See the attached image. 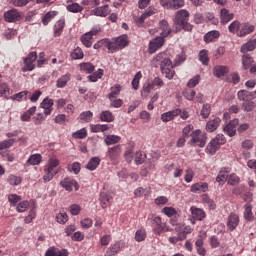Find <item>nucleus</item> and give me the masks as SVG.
Listing matches in <instances>:
<instances>
[{
	"label": "nucleus",
	"instance_id": "f257e3e1",
	"mask_svg": "<svg viewBox=\"0 0 256 256\" xmlns=\"http://www.w3.org/2000/svg\"><path fill=\"white\" fill-rule=\"evenodd\" d=\"M185 59H187V57L185 56V53L182 52L176 56L173 65L169 54L166 52H160L152 59V65L153 67H159L160 65L163 75H165L166 79L171 80L175 77V70H173V67H179Z\"/></svg>",
	"mask_w": 256,
	"mask_h": 256
},
{
	"label": "nucleus",
	"instance_id": "f03ea898",
	"mask_svg": "<svg viewBox=\"0 0 256 256\" xmlns=\"http://www.w3.org/2000/svg\"><path fill=\"white\" fill-rule=\"evenodd\" d=\"M189 11L186 9L178 10L175 13L173 19L174 33H179L180 31H193V25L189 23Z\"/></svg>",
	"mask_w": 256,
	"mask_h": 256
},
{
	"label": "nucleus",
	"instance_id": "7ed1b4c3",
	"mask_svg": "<svg viewBox=\"0 0 256 256\" xmlns=\"http://www.w3.org/2000/svg\"><path fill=\"white\" fill-rule=\"evenodd\" d=\"M60 162L59 159L55 157L49 158L47 163L44 166V173L43 181L44 183H49V181H52L53 177L59 173L61 167H59Z\"/></svg>",
	"mask_w": 256,
	"mask_h": 256
},
{
	"label": "nucleus",
	"instance_id": "20e7f679",
	"mask_svg": "<svg viewBox=\"0 0 256 256\" xmlns=\"http://www.w3.org/2000/svg\"><path fill=\"white\" fill-rule=\"evenodd\" d=\"M148 219L152 221V231L154 235H161V233H167L171 231V227L163 223V220L160 216H151Z\"/></svg>",
	"mask_w": 256,
	"mask_h": 256
},
{
	"label": "nucleus",
	"instance_id": "39448f33",
	"mask_svg": "<svg viewBox=\"0 0 256 256\" xmlns=\"http://www.w3.org/2000/svg\"><path fill=\"white\" fill-rule=\"evenodd\" d=\"M226 142L227 140L223 134H217L216 137L208 143L206 147V153L208 155H215L221 145H225Z\"/></svg>",
	"mask_w": 256,
	"mask_h": 256
},
{
	"label": "nucleus",
	"instance_id": "423d86ee",
	"mask_svg": "<svg viewBox=\"0 0 256 256\" xmlns=\"http://www.w3.org/2000/svg\"><path fill=\"white\" fill-rule=\"evenodd\" d=\"M190 137H191L189 141L190 145H194L195 147H205L207 143L206 133L201 132L200 129H196L190 134Z\"/></svg>",
	"mask_w": 256,
	"mask_h": 256
},
{
	"label": "nucleus",
	"instance_id": "0eeeda50",
	"mask_svg": "<svg viewBox=\"0 0 256 256\" xmlns=\"http://www.w3.org/2000/svg\"><path fill=\"white\" fill-rule=\"evenodd\" d=\"M99 31H101V27H93L89 32L82 35L81 43L88 48L91 47V45H93V37H95Z\"/></svg>",
	"mask_w": 256,
	"mask_h": 256
},
{
	"label": "nucleus",
	"instance_id": "6e6552de",
	"mask_svg": "<svg viewBox=\"0 0 256 256\" xmlns=\"http://www.w3.org/2000/svg\"><path fill=\"white\" fill-rule=\"evenodd\" d=\"M37 61V52H30L26 58H24L23 73L27 71H33L35 69V62Z\"/></svg>",
	"mask_w": 256,
	"mask_h": 256
},
{
	"label": "nucleus",
	"instance_id": "1a4fd4ad",
	"mask_svg": "<svg viewBox=\"0 0 256 256\" xmlns=\"http://www.w3.org/2000/svg\"><path fill=\"white\" fill-rule=\"evenodd\" d=\"M21 17V13L15 8L4 12V20L6 23H17V21H21Z\"/></svg>",
	"mask_w": 256,
	"mask_h": 256
},
{
	"label": "nucleus",
	"instance_id": "9d476101",
	"mask_svg": "<svg viewBox=\"0 0 256 256\" xmlns=\"http://www.w3.org/2000/svg\"><path fill=\"white\" fill-rule=\"evenodd\" d=\"M239 125V119H234L226 124L223 131L228 137H235L237 135V126Z\"/></svg>",
	"mask_w": 256,
	"mask_h": 256
},
{
	"label": "nucleus",
	"instance_id": "9b49d317",
	"mask_svg": "<svg viewBox=\"0 0 256 256\" xmlns=\"http://www.w3.org/2000/svg\"><path fill=\"white\" fill-rule=\"evenodd\" d=\"M61 187H63V189H65L66 191H73V187L75 189V191H79V183H77L75 181V179H71V178H64L61 182H60Z\"/></svg>",
	"mask_w": 256,
	"mask_h": 256
},
{
	"label": "nucleus",
	"instance_id": "f8f14e48",
	"mask_svg": "<svg viewBox=\"0 0 256 256\" xmlns=\"http://www.w3.org/2000/svg\"><path fill=\"white\" fill-rule=\"evenodd\" d=\"M179 115H181V109L176 108L174 110L162 113L161 121H163V123H169V121H173V119H175V117H179Z\"/></svg>",
	"mask_w": 256,
	"mask_h": 256
},
{
	"label": "nucleus",
	"instance_id": "ddd939ff",
	"mask_svg": "<svg viewBox=\"0 0 256 256\" xmlns=\"http://www.w3.org/2000/svg\"><path fill=\"white\" fill-rule=\"evenodd\" d=\"M165 45V38L158 36L149 43V53H155L158 49H161Z\"/></svg>",
	"mask_w": 256,
	"mask_h": 256
},
{
	"label": "nucleus",
	"instance_id": "4468645a",
	"mask_svg": "<svg viewBox=\"0 0 256 256\" xmlns=\"http://www.w3.org/2000/svg\"><path fill=\"white\" fill-rule=\"evenodd\" d=\"M175 231L178 233V236L182 241H185L187 239V235H190V233L193 232V228L191 226H185L183 224H179L176 226Z\"/></svg>",
	"mask_w": 256,
	"mask_h": 256
},
{
	"label": "nucleus",
	"instance_id": "2eb2a0df",
	"mask_svg": "<svg viewBox=\"0 0 256 256\" xmlns=\"http://www.w3.org/2000/svg\"><path fill=\"white\" fill-rule=\"evenodd\" d=\"M226 225H227L229 231H235V229H237V227L239 225V215H237L235 213H230L227 218Z\"/></svg>",
	"mask_w": 256,
	"mask_h": 256
},
{
	"label": "nucleus",
	"instance_id": "dca6fc26",
	"mask_svg": "<svg viewBox=\"0 0 256 256\" xmlns=\"http://www.w3.org/2000/svg\"><path fill=\"white\" fill-rule=\"evenodd\" d=\"M55 101L51 98H45L41 103L40 107L44 110L45 115H51L53 113V105Z\"/></svg>",
	"mask_w": 256,
	"mask_h": 256
},
{
	"label": "nucleus",
	"instance_id": "f3484780",
	"mask_svg": "<svg viewBox=\"0 0 256 256\" xmlns=\"http://www.w3.org/2000/svg\"><path fill=\"white\" fill-rule=\"evenodd\" d=\"M107 157L112 161L113 163H117V160L119 157H121V147L120 146H114L112 148L108 149Z\"/></svg>",
	"mask_w": 256,
	"mask_h": 256
},
{
	"label": "nucleus",
	"instance_id": "a211bd4d",
	"mask_svg": "<svg viewBox=\"0 0 256 256\" xmlns=\"http://www.w3.org/2000/svg\"><path fill=\"white\" fill-rule=\"evenodd\" d=\"M255 31V26L249 23H240V30L238 31V37H246Z\"/></svg>",
	"mask_w": 256,
	"mask_h": 256
},
{
	"label": "nucleus",
	"instance_id": "6ab92c4d",
	"mask_svg": "<svg viewBox=\"0 0 256 256\" xmlns=\"http://www.w3.org/2000/svg\"><path fill=\"white\" fill-rule=\"evenodd\" d=\"M192 193H207L209 191V184L206 182H198L191 186Z\"/></svg>",
	"mask_w": 256,
	"mask_h": 256
},
{
	"label": "nucleus",
	"instance_id": "aec40b11",
	"mask_svg": "<svg viewBox=\"0 0 256 256\" xmlns=\"http://www.w3.org/2000/svg\"><path fill=\"white\" fill-rule=\"evenodd\" d=\"M233 17H235V14L230 13L227 8H223L220 10V21L222 25H227L229 21H233Z\"/></svg>",
	"mask_w": 256,
	"mask_h": 256
},
{
	"label": "nucleus",
	"instance_id": "412c9836",
	"mask_svg": "<svg viewBox=\"0 0 256 256\" xmlns=\"http://www.w3.org/2000/svg\"><path fill=\"white\" fill-rule=\"evenodd\" d=\"M109 13H111V9H109L108 5L97 7L91 11V15H95L96 17H107Z\"/></svg>",
	"mask_w": 256,
	"mask_h": 256
},
{
	"label": "nucleus",
	"instance_id": "4be33fe9",
	"mask_svg": "<svg viewBox=\"0 0 256 256\" xmlns=\"http://www.w3.org/2000/svg\"><path fill=\"white\" fill-rule=\"evenodd\" d=\"M190 211L192 218L195 219L196 221H203L204 218L206 217L205 211H203V209L192 206L190 208Z\"/></svg>",
	"mask_w": 256,
	"mask_h": 256
},
{
	"label": "nucleus",
	"instance_id": "5701e85b",
	"mask_svg": "<svg viewBox=\"0 0 256 256\" xmlns=\"http://www.w3.org/2000/svg\"><path fill=\"white\" fill-rule=\"evenodd\" d=\"M219 125H221V118L215 117L206 123V131L208 133H213V131H217Z\"/></svg>",
	"mask_w": 256,
	"mask_h": 256
},
{
	"label": "nucleus",
	"instance_id": "b1692460",
	"mask_svg": "<svg viewBox=\"0 0 256 256\" xmlns=\"http://www.w3.org/2000/svg\"><path fill=\"white\" fill-rule=\"evenodd\" d=\"M105 42H106V49H108V53H117V51H121L115 38H112V39L105 38Z\"/></svg>",
	"mask_w": 256,
	"mask_h": 256
},
{
	"label": "nucleus",
	"instance_id": "393cba45",
	"mask_svg": "<svg viewBox=\"0 0 256 256\" xmlns=\"http://www.w3.org/2000/svg\"><path fill=\"white\" fill-rule=\"evenodd\" d=\"M112 201H113V196H111L105 192L100 193V203H101V207L103 209H107V207H109V205H111Z\"/></svg>",
	"mask_w": 256,
	"mask_h": 256
},
{
	"label": "nucleus",
	"instance_id": "a878e982",
	"mask_svg": "<svg viewBox=\"0 0 256 256\" xmlns=\"http://www.w3.org/2000/svg\"><path fill=\"white\" fill-rule=\"evenodd\" d=\"M219 37H221V32L212 30L204 35V41L205 43H213V41L219 39Z\"/></svg>",
	"mask_w": 256,
	"mask_h": 256
},
{
	"label": "nucleus",
	"instance_id": "bb28decb",
	"mask_svg": "<svg viewBox=\"0 0 256 256\" xmlns=\"http://www.w3.org/2000/svg\"><path fill=\"white\" fill-rule=\"evenodd\" d=\"M118 48L120 49V51L122 49H125V47H127L129 45V36H127V34H123L119 37L114 38Z\"/></svg>",
	"mask_w": 256,
	"mask_h": 256
},
{
	"label": "nucleus",
	"instance_id": "cd10ccee",
	"mask_svg": "<svg viewBox=\"0 0 256 256\" xmlns=\"http://www.w3.org/2000/svg\"><path fill=\"white\" fill-rule=\"evenodd\" d=\"M256 39L249 40L247 43L243 44L240 48L241 53L247 54L249 51H255Z\"/></svg>",
	"mask_w": 256,
	"mask_h": 256
},
{
	"label": "nucleus",
	"instance_id": "c85d7f7f",
	"mask_svg": "<svg viewBox=\"0 0 256 256\" xmlns=\"http://www.w3.org/2000/svg\"><path fill=\"white\" fill-rule=\"evenodd\" d=\"M71 81V74L67 73L61 76L57 81H56V87L58 89H63L66 87L67 83Z\"/></svg>",
	"mask_w": 256,
	"mask_h": 256
},
{
	"label": "nucleus",
	"instance_id": "c756f323",
	"mask_svg": "<svg viewBox=\"0 0 256 256\" xmlns=\"http://www.w3.org/2000/svg\"><path fill=\"white\" fill-rule=\"evenodd\" d=\"M65 28V18H62L56 22L54 25V37H60Z\"/></svg>",
	"mask_w": 256,
	"mask_h": 256
},
{
	"label": "nucleus",
	"instance_id": "7c9ffc66",
	"mask_svg": "<svg viewBox=\"0 0 256 256\" xmlns=\"http://www.w3.org/2000/svg\"><path fill=\"white\" fill-rule=\"evenodd\" d=\"M121 251V244L116 242L112 244L105 252L104 256H115Z\"/></svg>",
	"mask_w": 256,
	"mask_h": 256
},
{
	"label": "nucleus",
	"instance_id": "2f4dec72",
	"mask_svg": "<svg viewBox=\"0 0 256 256\" xmlns=\"http://www.w3.org/2000/svg\"><path fill=\"white\" fill-rule=\"evenodd\" d=\"M100 121H103L104 123H113V121H115V116H113L111 111L105 110L100 113Z\"/></svg>",
	"mask_w": 256,
	"mask_h": 256
},
{
	"label": "nucleus",
	"instance_id": "473e14b6",
	"mask_svg": "<svg viewBox=\"0 0 256 256\" xmlns=\"http://www.w3.org/2000/svg\"><path fill=\"white\" fill-rule=\"evenodd\" d=\"M101 164V158L99 157H92L87 165H86V169H88V171H95V169H97V167H99V165Z\"/></svg>",
	"mask_w": 256,
	"mask_h": 256
},
{
	"label": "nucleus",
	"instance_id": "72a5a7b5",
	"mask_svg": "<svg viewBox=\"0 0 256 256\" xmlns=\"http://www.w3.org/2000/svg\"><path fill=\"white\" fill-rule=\"evenodd\" d=\"M185 7V0H170L168 4V9L172 11H177V9H181Z\"/></svg>",
	"mask_w": 256,
	"mask_h": 256
},
{
	"label": "nucleus",
	"instance_id": "f704fd0d",
	"mask_svg": "<svg viewBox=\"0 0 256 256\" xmlns=\"http://www.w3.org/2000/svg\"><path fill=\"white\" fill-rule=\"evenodd\" d=\"M226 73H229V68L227 66L217 65L213 69L215 77H224Z\"/></svg>",
	"mask_w": 256,
	"mask_h": 256
},
{
	"label": "nucleus",
	"instance_id": "c9c22d12",
	"mask_svg": "<svg viewBox=\"0 0 256 256\" xmlns=\"http://www.w3.org/2000/svg\"><path fill=\"white\" fill-rule=\"evenodd\" d=\"M80 71H82V73L91 74V73H93V71H95V65H93L89 62L81 63Z\"/></svg>",
	"mask_w": 256,
	"mask_h": 256
},
{
	"label": "nucleus",
	"instance_id": "e433bc0d",
	"mask_svg": "<svg viewBox=\"0 0 256 256\" xmlns=\"http://www.w3.org/2000/svg\"><path fill=\"white\" fill-rule=\"evenodd\" d=\"M41 161H43L41 154H33L28 158L27 163L28 165H40Z\"/></svg>",
	"mask_w": 256,
	"mask_h": 256
},
{
	"label": "nucleus",
	"instance_id": "4c0bfd02",
	"mask_svg": "<svg viewBox=\"0 0 256 256\" xmlns=\"http://www.w3.org/2000/svg\"><path fill=\"white\" fill-rule=\"evenodd\" d=\"M253 57H251V55L249 54H243L242 55V67L243 69H249V67H251V65H253Z\"/></svg>",
	"mask_w": 256,
	"mask_h": 256
},
{
	"label": "nucleus",
	"instance_id": "58836bf2",
	"mask_svg": "<svg viewBox=\"0 0 256 256\" xmlns=\"http://www.w3.org/2000/svg\"><path fill=\"white\" fill-rule=\"evenodd\" d=\"M121 141V137L118 135H108L104 139L106 145H115Z\"/></svg>",
	"mask_w": 256,
	"mask_h": 256
},
{
	"label": "nucleus",
	"instance_id": "ea45409f",
	"mask_svg": "<svg viewBox=\"0 0 256 256\" xmlns=\"http://www.w3.org/2000/svg\"><path fill=\"white\" fill-rule=\"evenodd\" d=\"M200 115L202 119H208V117L211 115V104H203Z\"/></svg>",
	"mask_w": 256,
	"mask_h": 256
},
{
	"label": "nucleus",
	"instance_id": "a19ab883",
	"mask_svg": "<svg viewBox=\"0 0 256 256\" xmlns=\"http://www.w3.org/2000/svg\"><path fill=\"white\" fill-rule=\"evenodd\" d=\"M241 23L239 21H233L229 26L228 30L230 33H233L234 35L237 34V37L239 36Z\"/></svg>",
	"mask_w": 256,
	"mask_h": 256
},
{
	"label": "nucleus",
	"instance_id": "79ce46f5",
	"mask_svg": "<svg viewBox=\"0 0 256 256\" xmlns=\"http://www.w3.org/2000/svg\"><path fill=\"white\" fill-rule=\"evenodd\" d=\"M244 219L246 221H253L254 217H253V208L251 207L250 204H246L244 206Z\"/></svg>",
	"mask_w": 256,
	"mask_h": 256
},
{
	"label": "nucleus",
	"instance_id": "37998d69",
	"mask_svg": "<svg viewBox=\"0 0 256 256\" xmlns=\"http://www.w3.org/2000/svg\"><path fill=\"white\" fill-rule=\"evenodd\" d=\"M103 77V69H98L96 72H94L92 75L88 76V79L91 83H97L99 79Z\"/></svg>",
	"mask_w": 256,
	"mask_h": 256
},
{
	"label": "nucleus",
	"instance_id": "c03bdc74",
	"mask_svg": "<svg viewBox=\"0 0 256 256\" xmlns=\"http://www.w3.org/2000/svg\"><path fill=\"white\" fill-rule=\"evenodd\" d=\"M147 155L144 152L137 151L134 156V161L136 165H143L145 163Z\"/></svg>",
	"mask_w": 256,
	"mask_h": 256
},
{
	"label": "nucleus",
	"instance_id": "a18cd8bd",
	"mask_svg": "<svg viewBox=\"0 0 256 256\" xmlns=\"http://www.w3.org/2000/svg\"><path fill=\"white\" fill-rule=\"evenodd\" d=\"M110 93L108 94V99L117 98V95L121 93V85L115 84L110 88Z\"/></svg>",
	"mask_w": 256,
	"mask_h": 256
},
{
	"label": "nucleus",
	"instance_id": "49530a36",
	"mask_svg": "<svg viewBox=\"0 0 256 256\" xmlns=\"http://www.w3.org/2000/svg\"><path fill=\"white\" fill-rule=\"evenodd\" d=\"M255 109V102L251 100H246L242 103V111L249 113Z\"/></svg>",
	"mask_w": 256,
	"mask_h": 256
},
{
	"label": "nucleus",
	"instance_id": "de8ad7c7",
	"mask_svg": "<svg viewBox=\"0 0 256 256\" xmlns=\"http://www.w3.org/2000/svg\"><path fill=\"white\" fill-rule=\"evenodd\" d=\"M58 12L57 11H50L45 14V16L42 19L43 25H49V22L57 17Z\"/></svg>",
	"mask_w": 256,
	"mask_h": 256
},
{
	"label": "nucleus",
	"instance_id": "09e8293b",
	"mask_svg": "<svg viewBox=\"0 0 256 256\" xmlns=\"http://www.w3.org/2000/svg\"><path fill=\"white\" fill-rule=\"evenodd\" d=\"M21 196L17 194H10L8 196V201L11 205V207H17L18 203H21Z\"/></svg>",
	"mask_w": 256,
	"mask_h": 256
},
{
	"label": "nucleus",
	"instance_id": "8fccbe9b",
	"mask_svg": "<svg viewBox=\"0 0 256 256\" xmlns=\"http://www.w3.org/2000/svg\"><path fill=\"white\" fill-rule=\"evenodd\" d=\"M66 9L70 13H81V11H83V6L79 5V3H72L69 4Z\"/></svg>",
	"mask_w": 256,
	"mask_h": 256
},
{
	"label": "nucleus",
	"instance_id": "3c124183",
	"mask_svg": "<svg viewBox=\"0 0 256 256\" xmlns=\"http://www.w3.org/2000/svg\"><path fill=\"white\" fill-rule=\"evenodd\" d=\"M29 93V91H22L19 92L17 94H14L13 96H11V100L12 101H27V94Z\"/></svg>",
	"mask_w": 256,
	"mask_h": 256
},
{
	"label": "nucleus",
	"instance_id": "603ef678",
	"mask_svg": "<svg viewBox=\"0 0 256 256\" xmlns=\"http://www.w3.org/2000/svg\"><path fill=\"white\" fill-rule=\"evenodd\" d=\"M153 89H155V88L152 86L151 82H146L141 91V95L143 97H149V93H151V91H153Z\"/></svg>",
	"mask_w": 256,
	"mask_h": 256
},
{
	"label": "nucleus",
	"instance_id": "864d4df0",
	"mask_svg": "<svg viewBox=\"0 0 256 256\" xmlns=\"http://www.w3.org/2000/svg\"><path fill=\"white\" fill-rule=\"evenodd\" d=\"M182 95L184 99H186L187 101H194L195 95H197V92L195 90H184L182 92Z\"/></svg>",
	"mask_w": 256,
	"mask_h": 256
},
{
	"label": "nucleus",
	"instance_id": "5fc2aeb1",
	"mask_svg": "<svg viewBox=\"0 0 256 256\" xmlns=\"http://www.w3.org/2000/svg\"><path fill=\"white\" fill-rule=\"evenodd\" d=\"M199 59L203 65L209 64V52L207 50H201L199 53Z\"/></svg>",
	"mask_w": 256,
	"mask_h": 256
},
{
	"label": "nucleus",
	"instance_id": "6e6d98bb",
	"mask_svg": "<svg viewBox=\"0 0 256 256\" xmlns=\"http://www.w3.org/2000/svg\"><path fill=\"white\" fill-rule=\"evenodd\" d=\"M73 139H85L87 137V128H82L72 134Z\"/></svg>",
	"mask_w": 256,
	"mask_h": 256
},
{
	"label": "nucleus",
	"instance_id": "4d7b16f0",
	"mask_svg": "<svg viewBox=\"0 0 256 256\" xmlns=\"http://www.w3.org/2000/svg\"><path fill=\"white\" fill-rule=\"evenodd\" d=\"M81 121H84V123H89L93 119V112L91 111H85L80 114Z\"/></svg>",
	"mask_w": 256,
	"mask_h": 256
},
{
	"label": "nucleus",
	"instance_id": "13d9d810",
	"mask_svg": "<svg viewBox=\"0 0 256 256\" xmlns=\"http://www.w3.org/2000/svg\"><path fill=\"white\" fill-rule=\"evenodd\" d=\"M57 223H60L61 225H65L67 221H69V216H67V213L60 212L56 215Z\"/></svg>",
	"mask_w": 256,
	"mask_h": 256
},
{
	"label": "nucleus",
	"instance_id": "bf43d9fd",
	"mask_svg": "<svg viewBox=\"0 0 256 256\" xmlns=\"http://www.w3.org/2000/svg\"><path fill=\"white\" fill-rule=\"evenodd\" d=\"M227 181H228V185L235 186V185H239V182L241 181V179L236 174H230L227 178Z\"/></svg>",
	"mask_w": 256,
	"mask_h": 256
},
{
	"label": "nucleus",
	"instance_id": "052dcab7",
	"mask_svg": "<svg viewBox=\"0 0 256 256\" xmlns=\"http://www.w3.org/2000/svg\"><path fill=\"white\" fill-rule=\"evenodd\" d=\"M147 237V232L145 230H137L135 233V241L141 243V241H145Z\"/></svg>",
	"mask_w": 256,
	"mask_h": 256
},
{
	"label": "nucleus",
	"instance_id": "680f3d73",
	"mask_svg": "<svg viewBox=\"0 0 256 256\" xmlns=\"http://www.w3.org/2000/svg\"><path fill=\"white\" fill-rule=\"evenodd\" d=\"M28 207H29V201H20L16 206V210L18 213H25Z\"/></svg>",
	"mask_w": 256,
	"mask_h": 256
},
{
	"label": "nucleus",
	"instance_id": "e2e57ef3",
	"mask_svg": "<svg viewBox=\"0 0 256 256\" xmlns=\"http://www.w3.org/2000/svg\"><path fill=\"white\" fill-rule=\"evenodd\" d=\"M7 181L9 185H13V186L21 185V177L19 176L10 175Z\"/></svg>",
	"mask_w": 256,
	"mask_h": 256
},
{
	"label": "nucleus",
	"instance_id": "0e129e2a",
	"mask_svg": "<svg viewBox=\"0 0 256 256\" xmlns=\"http://www.w3.org/2000/svg\"><path fill=\"white\" fill-rule=\"evenodd\" d=\"M199 81H201V76L196 75L188 81L187 87L193 89V87H197V85H199Z\"/></svg>",
	"mask_w": 256,
	"mask_h": 256
},
{
	"label": "nucleus",
	"instance_id": "69168bd1",
	"mask_svg": "<svg viewBox=\"0 0 256 256\" xmlns=\"http://www.w3.org/2000/svg\"><path fill=\"white\" fill-rule=\"evenodd\" d=\"M13 143H15L14 139H8L0 142V151H3V149H9V147H13Z\"/></svg>",
	"mask_w": 256,
	"mask_h": 256
},
{
	"label": "nucleus",
	"instance_id": "338daca9",
	"mask_svg": "<svg viewBox=\"0 0 256 256\" xmlns=\"http://www.w3.org/2000/svg\"><path fill=\"white\" fill-rule=\"evenodd\" d=\"M71 57L73 59H83L84 57L83 50L79 47L75 48L71 53Z\"/></svg>",
	"mask_w": 256,
	"mask_h": 256
},
{
	"label": "nucleus",
	"instance_id": "774afa93",
	"mask_svg": "<svg viewBox=\"0 0 256 256\" xmlns=\"http://www.w3.org/2000/svg\"><path fill=\"white\" fill-rule=\"evenodd\" d=\"M162 213L166 215V217H173V215L177 214V210L173 207H164Z\"/></svg>",
	"mask_w": 256,
	"mask_h": 256
}]
</instances>
